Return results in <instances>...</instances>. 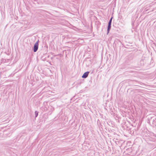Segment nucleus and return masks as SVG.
Listing matches in <instances>:
<instances>
[{
	"instance_id": "nucleus-1",
	"label": "nucleus",
	"mask_w": 156,
	"mask_h": 156,
	"mask_svg": "<svg viewBox=\"0 0 156 156\" xmlns=\"http://www.w3.org/2000/svg\"><path fill=\"white\" fill-rule=\"evenodd\" d=\"M150 122L152 123L154 126H156V119L154 117H151L149 120Z\"/></svg>"
},
{
	"instance_id": "nucleus-2",
	"label": "nucleus",
	"mask_w": 156,
	"mask_h": 156,
	"mask_svg": "<svg viewBox=\"0 0 156 156\" xmlns=\"http://www.w3.org/2000/svg\"><path fill=\"white\" fill-rule=\"evenodd\" d=\"M113 17H112L110 19L108 22V25L107 28V34L109 33L111 27V23Z\"/></svg>"
},
{
	"instance_id": "nucleus-3",
	"label": "nucleus",
	"mask_w": 156,
	"mask_h": 156,
	"mask_svg": "<svg viewBox=\"0 0 156 156\" xmlns=\"http://www.w3.org/2000/svg\"><path fill=\"white\" fill-rule=\"evenodd\" d=\"M38 46V41L34 44V51L36 52L37 50Z\"/></svg>"
},
{
	"instance_id": "nucleus-4",
	"label": "nucleus",
	"mask_w": 156,
	"mask_h": 156,
	"mask_svg": "<svg viewBox=\"0 0 156 156\" xmlns=\"http://www.w3.org/2000/svg\"><path fill=\"white\" fill-rule=\"evenodd\" d=\"M89 73V72H87L84 73L83 75L82 76V77L83 78H86L88 76V74Z\"/></svg>"
},
{
	"instance_id": "nucleus-5",
	"label": "nucleus",
	"mask_w": 156,
	"mask_h": 156,
	"mask_svg": "<svg viewBox=\"0 0 156 156\" xmlns=\"http://www.w3.org/2000/svg\"><path fill=\"white\" fill-rule=\"evenodd\" d=\"M35 117H37L38 115V112L37 111H35Z\"/></svg>"
},
{
	"instance_id": "nucleus-6",
	"label": "nucleus",
	"mask_w": 156,
	"mask_h": 156,
	"mask_svg": "<svg viewBox=\"0 0 156 156\" xmlns=\"http://www.w3.org/2000/svg\"><path fill=\"white\" fill-rule=\"evenodd\" d=\"M9 60L8 59H7V60H6V59H5V60H4V59H3V60L2 61L3 62H6L7 61Z\"/></svg>"
}]
</instances>
